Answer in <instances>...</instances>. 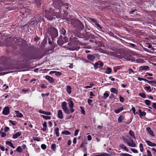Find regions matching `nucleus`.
Returning <instances> with one entry per match:
<instances>
[{"label":"nucleus","mask_w":156,"mask_h":156,"mask_svg":"<svg viewBox=\"0 0 156 156\" xmlns=\"http://www.w3.org/2000/svg\"><path fill=\"white\" fill-rule=\"evenodd\" d=\"M67 101L69 108L67 107L66 103L65 101L62 103L61 107L65 113L69 114L73 112L74 111V109L73 108L74 104L73 101L70 100H68Z\"/></svg>","instance_id":"obj_1"},{"label":"nucleus","mask_w":156,"mask_h":156,"mask_svg":"<svg viewBox=\"0 0 156 156\" xmlns=\"http://www.w3.org/2000/svg\"><path fill=\"white\" fill-rule=\"evenodd\" d=\"M50 33L53 38H55L58 36L57 30L54 27H51L50 28Z\"/></svg>","instance_id":"obj_2"},{"label":"nucleus","mask_w":156,"mask_h":156,"mask_svg":"<svg viewBox=\"0 0 156 156\" xmlns=\"http://www.w3.org/2000/svg\"><path fill=\"white\" fill-rule=\"evenodd\" d=\"M128 140L127 144L129 146L132 147H136V144L134 142L133 140L131 138H129Z\"/></svg>","instance_id":"obj_3"},{"label":"nucleus","mask_w":156,"mask_h":156,"mask_svg":"<svg viewBox=\"0 0 156 156\" xmlns=\"http://www.w3.org/2000/svg\"><path fill=\"white\" fill-rule=\"evenodd\" d=\"M97 56V54L94 55H90L88 54L87 55V58L90 61H93L95 59L96 56Z\"/></svg>","instance_id":"obj_4"},{"label":"nucleus","mask_w":156,"mask_h":156,"mask_svg":"<svg viewBox=\"0 0 156 156\" xmlns=\"http://www.w3.org/2000/svg\"><path fill=\"white\" fill-rule=\"evenodd\" d=\"M2 113L3 114L5 115H8L9 113V107L7 106L5 107Z\"/></svg>","instance_id":"obj_5"},{"label":"nucleus","mask_w":156,"mask_h":156,"mask_svg":"<svg viewBox=\"0 0 156 156\" xmlns=\"http://www.w3.org/2000/svg\"><path fill=\"white\" fill-rule=\"evenodd\" d=\"M46 79L50 83H53L54 81V79L48 76H45Z\"/></svg>","instance_id":"obj_6"},{"label":"nucleus","mask_w":156,"mask_h":156,"mask_svg":"<svg viewBox=\"0 0 156 156\" xmlns=\"http://www.w3.org/2000/svg\"><path fill=\"white\" fill-rule=\"evenodd\" d=\"M119 147L122 149L125 150L127 152H128V149L124 144H120L119 145Z\"/></svg>","instance_id":"obj_7"},{"label":"nucleus","mask_w":156,"mask_h":156,"mask_svg":"<svg viewBox=\"0 0 156 156\" xmlns=\"http://www.w3.org/2000/svg\"><path fill=\"white\" fill-rule=\"evenodd\" d=\"M149 69V67L147 66H141L139 67V70H148Z\"/></svg>","instance_id":"obj_8"},{"label":"nucleus","mask_w":156,"mask_h":156,"mask_svg":"<svg viewBox=\"0 0 156 156\" xmlns=\"http://www.w3.org/2000/svg\"><path fill=\"white\" fill-rule=\"evenodd\" d=\"M145 142L147 143V144L148 146L151 147H154L156 146V144L155 143H153L150 141L146 140Z\"/></svg>","instance_id":"obj_9"},{"label":"nucleus","mask_w":156,"mask_h":156,"mask_svg":"<svg viewBox=\"0 0 156 156\" xmlns=\"http://www.w3.org/2000/svg\"><path fill=\"white\" fill-rule=\"evenodd\" d=\"M58 118L62 119L63 118L62 112L61 110H58Z\"/></svg>","instance_id":"obj_10"},{"label":"nucleus","mask_w":156,"mask_h":156,"mask_svg":"<svg viewBox=\"0 0 156 156\" xmlns=\"http://www.w3.org/2000/svg\"><path fill=\"white\" fill-rule=\"evenodd\" d=\"M140 116L141 118L146 115V113L144 112H142L141 109L139 110Z\"/></svg>","instance_id":"obj_11"},{"label":"nucleus","mask_w":156,"mask_h":156,"mask_svg":"<svg viewBox=\"0 0 156 156\" xmlns=\"http://www.w3.org/2000/svg\"><path fill=\"white\" fill-rule=\"evenodd\" d=\"M21 134V132H17L16 134L13 135L12 138L14 139H16L18 136H20Z\"/></svg>","instance_id":"obj_12"},{"label":"nucleus","mask_w":156,"mask_h":156,"mask_svg":"<svg viewBox=\"0 0 156 156\" xmlns=\"http://www.w3.org/2000/svg\"><path fill=\"white\" fill-rule=\"evenodd\" d=\"M111 155L105 153H103L97 155H94V156H110Z\"/></svg>","instance_id":"obj_13"},{"label":"nucleus","mask_w":156,"mask_h":156,"mask_svg":"<svg viewBox=\"0 0 156 156\" xmlns=\"http://www.w3.org/2000/svg\"><path fill=\"white\" fill-rule=\"evenodd\" d=\"M15 112L16 114V116L17 117L21 118L23 116L22 114L19 111H16Z\"/></svg>","instance_id":"obj_14"},{"label":"nucleus","mask_w":156,"mask_h":156,"mask_svg":"<svg viewBox=\"0 0 156 156\" xmlns=\"http://www.w3.org/2000/svg\"><path fill=\"white\" fill-rule=\"evenodd\" d=\"M66 90L68 94H71V88L70 86H67L66 87Z\"/></svg>","instance_id":"obj_15"},{"label":"nucleus","mask_w":156,"mask_h":156,"mask_svg":"<svg viewBox=\"0 0 156 156\" xmlns=\"http://www.w3.org/2000/svg\"><path fill=\"white\" fill-rule=\"evenodd\" d=\"M6 144L7 145H9V146H10L11 147L13 148H15V147L13 146V144L12 143L9 141H7L6 142Z\"/></svg>","instance_id":"obj_16"},{"label":"nucleus","mask_w":156,"mask_h":156,"mask_svg":"<svg viewBox=\"0 0 156 156\" xmlns=\"http://www.w3.org/2000/svg\"><path fill=\"white\" fill-rule=\"evenodd\" d=\"M129 135L133 138H134L135 139L136 138L135 136V134L134 133L131 131V130H130L129 132Z\"/></svg>","instance_id":"obj_17"},{"label":"nucleus","mask_w":156,"mask_h":156,"mask_svg":"<svg viewBox=\"0 0 156 156\" xmlns=\"http://www.w3.org/2000/svg\"><path fill=\"white\" fill-rule=\"evenodd\" d=\"M123 110V107H121L119 108L116 109L115 110V112L116 113H119L121 111Z\"/></svg>","instance_id":"obj_18"},{"label":"nucleus","mask_w":156,"mask_h":156,"mask_svg":"<svg viewBox=\"0 0 156 156\" xmlns=\"http://www.w3.org/2000/svg\"><path fill=\"white\" fill-rule=\"evenodd\" d=\"M110 91L111 92L114 93V94H117L118 93L117 90L115 88H112L110 89Z\"/></svg>","instance_id":"obj_19"},{"label":"nucleus","mask_w":156,"mask_h":156,"mask_svg":"<svg viewBox=\"0 0 156 156\" xmlns=\"http://www.w3.org/2000/svg\"><path fill=\"white\" fill-rule=\"evenodd\" d=\"M146 129L150 135H152L153 134V132L151 130L150 128L147 127L146 128Z\"/></svg>","instance_id":"obj_20"},{"label":"nucleus","mask_w":156,"mask_h":156,"mask_svg":"<svg viewBox=\"0 0 156 156\" xmlns=\"http://www.w3.org/2000/svg\"><path fill=\"white\" fill-rule=\"evenodd\" d=\"M112 72V69L109 68L108 67L106 70L105 71V73L106 74H110Z\"/></svg>","instance_id":"obj_21"},{"label":"nucleus","mask_w":156,"mask_h":156,"mask_svg":"<svg viewBox=\"0 0 156 156\" xmlns=\"http://www.w3.org/2000/svg\"><path fill=\"white\" fill-rule=\"evenodd\" d=\"M55 133L57 136H59V129L58 128H56L55 129Z\"/></svg>","instance_id":"obj_22"},{"label":"nucleus","mask_w":156,"mask_h":156,"mask_svg":"<svg viewBox=\"0 0 156 156\" xmlns=\"http://www.w3.org/2000/svg\"><path fill=\"white\" fill-rule=\"evenodd\" d=\"M62 133L63 134L66 135H69L71 134V133L67 130H65L62 132Z\"/></svg>","instance_id":"obj_23"},{"label":"nucleus","mask_w":156,"mask_h":156,"mask_svg":"<svg viewBox=\"0 0 156 156\" xmlns=\"http://www.w3.org/2000/svg\"><path fill=\"white\" fill-rule=\"evenodd\" d=\"M2 128L1 130H0V135H1L2 137H4L6 136V134L5 133L2 132Z\"/></svg>","instance_id":"obj_24"},{"label":"nucleus","mask_w":156,"mask_h":156,"mask_svg":"<svg viewBox=\"0 0 156 156\" xmlns=\"http://www.w3.org/2000/svg\"><path fill=\"white\" fill-rule=\"evenodd\" d=\"M144 102L145 104L149 106L151 104V102L149 100H145Z\"/></svg>","instance_id":"obj_25"},{"label":"nucleus","mask_w":156,"mask_h":156,"mask_svg":"<svg viewBox=\"0 0 156 156\" xmlns=\"http://www.w3.org/2000/svg\"><path fill=\"white\" fill-rule=\"evenodd\" d=\"M140 151L141 152H143L144 151L143 145L142 144H140L139 145Z\"/></svg>","instance_id":"obj_26"},{"label":"nucleus","mask_w":156,"mask_h":156,"mask_svg":"<svg viewBox=\"0 0 156 156\" xmlns=\"http://www.w3.org/2000/svg\"><path fill=\"white\" fill-rule=\"evenodd\" d=\"M123 119V117L122 116H120L118 119V122L119 123L121 122Z\"/></svg>","instance_id":"obj_27"},{"label":"nucleus","mask_w":156,"mask_h":156,"mask_svg":"<svg viewBox=\"0 0 156 156\" xmlns=\"http://www.w3.org/2000/svg\"><path fill=\"white\" fill-rule=\"evenodd\" d=\"M41 116L45 119H50L51 118V116H49L43 115H41Z\"/></svg>","instance_id":"obj_28"},{"label":"nucleus","mask_w":156,"mask_h":156,"mask_svg":"<svg viewBox=\"0 0 156 156\" xmlns=\"http://www.w3.org/2000/svg\"><path fill=\"white\" fill-rule=\"evenodd\" d=\"M139 96L143 98H145L146 97V95L143 93H140L139 94Z\"/></svg>","instance_id":"obj_29"},{"label":"nucleus","mask_w":156,"mask_h":156,"mask_svg":"<svg viewBox=\"0 0 156 156\" xmlns=\"http://www.w3.org/2000/svg\"><path fill=\"white\" fill-rule=\"evenodd\" d=\"M61 30V34H62L63 35H64L66 32L65 30H64L63 28H62Z\"/></svg>","instance_id":"obj_30"},{"label":"nucleus","mask_w":156,"mask_h":156,"mask_svg":"<svg viewBox=\"0 0 156 156\" xmlns=\"http://www.w3.org/2000/svg\"><path fill=\"white\" fill-rule=\"evenodd\" d=\"M120 155L122 156H133L130 154L126 153H121Z\"/></svg>","instance_id":"obj_31"},{"label":"nucleus","mask_w":156,"mask_h":156,"mask_svg":"<svg viewBox=\"0 0 156 156\" xmlns=\"http://www.w3.org/2000/svg\"><path fill=\"white\" fill-rule=\"evenodd\" d=\"M16 151L19 152H22V148L20 146H19L17 148Z\"/></svg>","instance_id":"obj_32"},{"label":"nucleus","mask_w":156,"mask_h":156,"mask_svg":"<svg viewBox=\"0 0 156 156\" xmlns=\"http://www.w3.org/2000/svg\"><path fill=\"white\" fill-rule=\"evenodd\" d=\"M145 89L147 91H148L149 92H151V87L150 86H146L145 87Z\"/></svg>","instance_id":"obj_33"},{"label":"nucleus","mask_w":156,"mask_h":156,"mask_svg":"<svg viewBox=\"0 0 156 156\" xmlns=\"http://www.w3.org/2000/svg\"><path fill=\"white\" fill-rule=\"evenodd\" d=\"M108 94L107 93H105L104 94L103 98L104 99H106L107 97H108L109 96Z\"/></svg>","instance_id":"obj_34"},{"label":"nucleus","mask_w":156,"mask_h":156,"mask_svg":"<svg viewBox=\"0 0 156 156\" xmlns=\"http://www.w3.org/2000/svg\"><path fill=\"white\" fill-rule=\"evenodd\" d=\"M122 139L124 142L125 143H126L127 144L128 141V139L124 137H122Z\"/></svg>","instance_id":"obj_35"},{"label":"nucleus","mask_w":156,"mask_h":156,"mask_svg":"<svg viewBox=\"0 0 156 156\" xmlns=\"http://www.w3.org/2000/svg\"><path fill=\"white\" fill-rule=\"evenodd\" d=\"M9 122L11 123L12 125L15 126L16 125L17 122L15 121H12L11 120H9Z\"/></svg>","instance_id":"obj_36"},{"label":"nucleus","mask_w":156,"mask_h":156,"mask_svg":"<svg viewBox=\"0 0 156 156\" xmlns=\"http://www.w3.org/2000/svg\"><path fill=\"white\" fill-rule=\"evenodd\" d=\"M51 148L53 150L55 151L56 149V144H52L51 146Z\"/></svg>","instance_id":"obj_37"},{"label":"nucleus","mask_w":156,"mask_h":156,"mask_svg":"<svg viewBox=\"0 0 156 156\" xmlns=\"http://www.w3.org/2000/svg\"><path fill=\"white\" fill-rule=\"evenodd\" d=\"M130 150H131V151H132L134 153H138V151L135 149L131 148H130Z\"/></svg>","instance_id":"obj_38"},{"label":"nucleus","mask_w":156,"mask_h":156,"mask_svg":"<svg viewBox=\"0 0 156 156\" xmlns=\"http://www.w3.org/2000/svg\"><path fill=\"white\" fill-rule=\"evenodd\" d=\"M87 102L88 104L90 105H92V103L93 102L90 99H88L87 100Z\"/></svg>","instance_id":"obj_39"},{"label":"nucleus","mask_w":156,"mask_h":156,"mask_svg":"<svg viewBox=\"0 0 156 156\" xmlns=\"http://www.w3.org/2000/svg\"><path fill=\"white\" fill-rule=\"evenodd\" d=\"M128 70L129 72V73L130 74L131 73L134 74L135 73L134 71L131 69L129 68V69Z\"/></svg>","instance_id":"obj_40"},{"label":"nucleus","mask_w":156,"mask_h":156,"mask_svg":"<svg viewBox=\"0 0 156 156\" xmlns=\"http://www.w3.org/2000/svg\"><path fill=\"white\" fill-rule=\"evenodd\" d=\"M148 83L150 84L153 83L156 84V81L155 80H153L152 81H148Z\"/></svg>","instance_id":"obj_41"},{"label":"nucleus","mask_w":156,"mask_h":156,"mask_svg":"<svg viewBox=\"0 0 156 156\" xmlns=\"http://www.w3.org/2000/svg\"><path fill=\"white\" fill-rule=\"evenodd\" d=\"M119 100H120V101L121 102H123L124 101V98L122 96H120Z\"/></svg>","instance_id":"obj_42"},{"label":"nucleus","mask_w":156,"mask_h":156,"mask_svg":"<svg viewBox=\"0 0 156 156\" xmlns=\"http://www.w3.org/2000/svg\"><path fill=\"white\" fill-rule=\"evenodd\" d=\"M55 74L56 76H60L61 74V73L59 72H57L55 71Z\"/></svg>","instance_id":"obj_43"},{"label":"nucleus","mask_w":156,"mask_h":156,"mask_svg":"<svg viewBox=\"0 0 156 156\" xmlns=\"http://www.w3.org/2000/svg\"><path fill=\"white\" fill-rule=\"evenodd\" d=\"M79 130L78 129H76L75 131L74 136H76L78 135Z\"/></svg>","instance_id":"obj_44"},{"label":"nucleus","mask_w":156,"mask_h":156,"mask_svg":"<svg viewBox=\"0 0 156 156\" xmlns=\"http://www.w3.org/2000/svg\"><path fill=\"white\" fill-rule=\"evenodd\" d=\"M41 148L43 149H45L46 148V146L44 144H42L41 146Z\"/></svg>","instance_id":"obj_45"},{"label":"nucleus","mask_w":156,"mask_h":156,"mask_svg":"<svg viewBox=\"0 0 156 156\" xmlns=\"http://www.w3.org/2000/svg\"><path fill=\"white\" fill-rule=\"evenodd\" d=\"M143 62V60L142 59H139L136 60V62L137 63H141Z\"/></svg>","instance_id":"obj_46"},{"label":"nucleus","mask_w":156,"mask_h":156,"mask_svg":"<svg viewBox=\"0 0 156 156\" xmlns=\"http://www.w3.org/2000/svg\"><path fill=\"white\" fill-rule=\"evenodd\" d=\"M62 5H63L64 6H65L66 7V8L67 9H68V4L67 3H62Z\"/></svg>","instance_id":"obj_47"},{"label":"nucleus","mask_w":156,"mask_h":156,"mask_svg":"<svg viewBox=\"0 0 156 156\" xmlns=\"http://www.w3.org/2000/svg\"><path fill=\"white\" fill-rule=\"evenodd\" d=\"M132 106V110L133 111V113H134V115H136V113H135V111H136V110H135V108L133 107V106Z\"/></svg>","instance_id":"obj_48"},{"label":"nucleus","mask_w":156,"mask_h":156,"mask_svg":"<svg viewBox=\"0 0 156 156\" xmlns=\"http://www.w3.org/2000/svg\"><path fill=\"white\" fill-rule=\"evenodd\" d=\"M99 65V63L98 62H96L95 64L94 65V68L95 69H96L97 68V66H98Z\"/></svg>","instance_id":"obj_49"},{"label":"nucleus","mask_w":156,"mask_h":156,"mask_svg":"<svg viewBox=\"0 0 156 156\" xmlns=\"http://www.w3.org/2000/svg\"><path fill=\"white\" fill-rule=\"evenodd\" d=\"M148 156H152L150 151L149 150L147 151Z\"/></svg>","instance_id":"obj_50"},{"label":"nucleus","mask_w":156,"mask_h":156,"mask_svg":"<svg viewBox=\"0 0 156 156\" xmlns=\"http://www.w3.org/2000/svg\"><path fill=\"white\" fill-rule=\"evenodd\" d=\"M63 39L64 40V41L65 42H67L68 41V39L66 37H63Z\"/></svg>","instance_id":"obj_51"},{"label":"nucleus","mask_w":156,"mask_h":156,"mask_svg":"<svg viewBox=\"0 0 156 156\" xmlns=\"http://www.w3.org/2000/svg\"><path fill=\"white\" fill-rule=\"evenodd\" d=\"M80 108L81 110L82 113L83 114H84L85 112L84 110L83 109L82 107H80Z\"/></svg>","instance_id":"obj_52"},{"label":"nucleus","mask_w":156,"mask_h":156,"mask_svg":"<svg viewBox=\"0 0 156 156\" xmlns=\"http://www.w3.org/2000/svg\"><path fill=\"white\" fill-rule=\"evenodd\" d=\"M34 140H36L37 141H39L40 140V138L39 137L35 138L34 139Z\"/></svg>","instance_id":"obj_53"},{"label":"nucleus","mask_w":156,"mask_h":156,"mask_svg":"<svg viewBox=\"0 0 156 156\" xmlns=\"http://www.w3.org/2000/svg\"><path fill=\"white\" fill-rule=\"evenodd\" d=\"M43 127H47V122H46L45 121L43 123Z\"/></svg>","instance_id":"obj_54"},{"label":"nucleus","mask_w":156,"mask_h":156,"mask_svg":"<svg viewBox=\"0 0 156 156\" xmlns=\"http://www.w3.org/2000/svg\"><path fill=\"white\" fill-rule=\"evenodd\" d=\"M44 114L47 115H50L51 114V113L49 112H45Z\"/></svg>","instance_id":"obj_55"},{"label":"nucleus","mask_w":156,"mask_h":156,"mask_svg":"<svg viewBox=\"0 0 156 156\" xmlns=\"http://www.w3.org/2000/svg\"><path fill=\"white\" fill-rule=\"evenodd\" d=\"M152 106L155 109H156V103H153L152 104Z\"/></svg>","instance_id":"obj_56"},{"label":"nucleus","mask_w":156,"mask_h":156,"mask_svg":"<svg viewBox=\"0 0 156 156\" xmlns=\"http://www.w3.org/2000/svg\"><path fill=\"white\" fill-rule=\"evenodd\" d=\"M9 129V128L8 127H6L4 129V131L5 132H7Z\"/></svg>","instance_id":"obj_57"},{"label":"nucleus","mask_w":156,"mask_h":156,"mask_svg":"<svg viewBox=\"0 0 156 156\" xmlns=\"http://www.w3.org/2000/svg\"><path fill=\"white\" fill-rule=\"evenodd\" d=\"M92 138L91 136L90 135H88L87 136V139L88 140H91Z\"/></svg>","instance_id":"obj_58"},{"label":"nucleus","mask_w":156,"mask_h":156,"mask_svg":"<svg viewBox=\"0 0 156 156\" xmlns=\"http://www.w3.org/2000/svg\"><path fill=\"white\" fill-rule=\"evenodd\" d=\"M39 112L40 113L44 114L45 111L42 110H40L39 111Z\"/></svg>","instance_id":"obj_59"},{"label":"nucleus","mask_w":156,"mask_h":156,"mask_svg":"<svg viewBox=\"0 0 156 156\" xmlns=\"http://www.w3.org/2000/svg\"><path fill=\"white\" fill-rule=\"evenodd\" d=\"M95 25L98 27L100 28H101V26L100 24H98L96 22L95 23Z\"/></svg>","instance_id":"obj_60"},{"label":"nucleus","mask_w":156,"mask_h":156,"mask_svg":"<svg viewBox=\"0 0 156 156\" xmlns=\"http://www.w3.org/2000/svg\"><path fill=\"white\" fill-rule=\"evenodd\" d=\"M92 87V86H87L85 87H84V88H91Z\"/></svg>","instance_id":"obj_61"},{"label":"nucleus","mask_w":156,"mask_h":156,"mask_svg":"<svg viewBox=\"0 0 156 156\" xmlns=\"http://www.w3.org/2000/svg\"><path fill=\"white\" fill-rule=\"evenodd\" d=\"M41 88L44 89H45L46 88V87L44 85V84L41 85Z\"/></svg>","instance_id":"obj_62"},{"label":"nucleus","mask_w":156,"mask_h":156,"mask_svg":"<svg viewBox=\"0 0 156 156\" xmlns=\"http://www.w3.org/2000/svg\"><path fill=\"white\" fill-rule=\"evenodd\" d=\"M109 79H111V80L112 81H114L115 80V79L114 78H113L112 76H110L109 77Z\"/></svg>","instance_id":"obj_63"},{"label":"nucleus","mask_w":156,"mask_h":156,"mask_svg":"<svg viewBox=\"0 0 156 156\" xmlns=\"http://www.w3.org/2000/svg\"><path fill=\"white\" fill-rule=\"evenodd\" d=\"M73 142L74 144H76V138H74L73 139Z\"/></svg>","instance_id":"obj_64"}]
</instances>
